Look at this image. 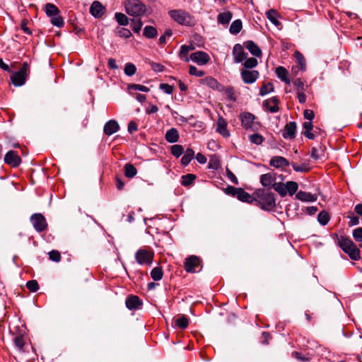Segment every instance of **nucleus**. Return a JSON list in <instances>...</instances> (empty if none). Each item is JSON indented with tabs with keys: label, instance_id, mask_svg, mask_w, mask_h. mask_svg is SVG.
<instances>
[{
	"label": "nucleus",
	"instance_id": "obj_40",
	"mask_svg": "<svg viewBox=\"0 0 362 362\" xmlns=\"http://www.w3.org/2000/svg\"><path fill=\"white\" fill-rule=\"evenodd\" d=\"M163 272L162 268L156 267L151 272V276L154 281H159L163 278Z\"/></svg>",
	"mask_w": 362,
	"mask_h": 362
},
{
	"label": "nucleus",
	"instance_id": "obj_30",
	"mask_svg": "<svg viewBox=\"0 0 362 362\" xmlns=\"http://www.w3.org/2000/svg\"><path fill=\"white\" fill-rule=\"evenodd\" d=\"M294 56L296 59L300 70L301 71H305L306 70V61L303 55L300 52L296 51Z\"/></svg>",
	"mask_w": 362,
	"mask_h": 362
},
{
	"label": "nucleus",
	"instance_id": "obj_36",
	"mask_svg": "<svg viewBox=\"0 0 362 362\" xmlns=\"http://www.w3.org/2000/svg\"><path fill=\"white\" fill-rule=\"evenodd\" d=\"M243 28L242 21L239 19L234 21L230 26L229 31L233 35H237L240 32Z\"/></svg>",
	"mask_w": 362,
	"mask_h": 362
},
{
	"label": "nucleus",
	"instance_id": "obj_50",
	"mask_svg": "<svg viewBox=\"0 0 362 362\" xmlns=\"http://www.w3.org/2000/svg\"><path fill=\"white\" fill-rule=\"evenodd\" d=\"M249 140L252 144L259 145L263 142L264 138L259 134H253L249 136Z\"/></svg>",
	"mask_w": 362,
	"mask_h": 362
},
{
	"label": "nucleus",
	"instance_id": "obj_28",
	"mask_svg": "<svg viewBox=\"0 0 362 362\" xmlns=\"http://www.w3.org/2000/svg\"><path fill=\"white\" fill-rule=\"evenodd\" d=\"M233 14L230 11H225L218 15L217 21L218 23L226 25L232 19Z\"/></svg>",
	"mask_w": 362,
	"mask_h": 362
},
{
	"label": "nucleus",
	"instance_id": "obj_37",
	"mask_svg": "<svg viewBox=\"0 0 362 362\" xmlns=\"http://www.w3.org/2000/svg\"><path fill=\"white\" fill-rule=\"evenodd\" d=\"M137 173L136 168L131 163L124 165V175L128 178L134 177Z\"/></svg>",
	"mask_w": 362,
	"mask_h": 362
},
{
	"label": "nucleus",
	"instance_id": "obj_16",
	"mask_svg": "<svg viewBox=\"0 0 362 362\" xmlns=\"http://www.w3.org/2000/svg\"><path fill=\"white\" fill-rule=\"evenodd\" d=\"M276 180V173L270 172L260 176V182L264 187H273Z\"/></svg>",
	"mask_w": 362,
	"mask_h": 362
},
{
	"label": "nucleus",
	"instance_id": "obj_11",
	"mask_svg": "<svg viewBox=\"0 0 362 362\" xmlns=\"http://www.w3.org/2000/svg\"><path fill=\"white\" fill-rule=\"evenodd\" d=\"M190 60L199 66H203L210 61V57L206 52L198 51L190 54Z\"/></svg>",
	"mask_w": 362,
	"mask_h": 362
},
{
	"label": "nucleus",
	"instance_id": "obj_48",
	"mask_svg": "<svg viewBox=\"0 0 362 362\" xmlns=\"http://www.w3.org/2000/svg\"><path fill=\"white\" fill-rule=\"evenodd\" d=\"M171 153L178 158L180 157L184 152V148L181 145L175 144L171 146Z\"/></svg>",
	"mask_w": 362,
	"mask_h": 362
},
{
	"label": "nucleus",
	"instance_id": "obj_3",
	"mask_svg": "<svg viewBox=\"0 0 362 362\" xmlns=\"http://www.w3.org/2000/svg\"><path fill=\"white\" fill-rule=\"evenodd\" d=\"M241 124L243 127L249 131L257 132L261 127V124L258 121H255V116L248 112H242L240 115Z\"/></svg>",
	"mask_w": 362,
	"mask_h": 362
},
{
	"label": "nucleus",
	"instance_id": "obj_62",
	"mask_svg": "<svg viewBox=\"0 0 362 362\" xmlns=\"http://www.w3.org/2000/svg\"><path fill=\"white\" fill-rule=\"evenodd\" d=\"M353 237L357 242H362V227H359L354 230Z\"/></svg>",
	"mask_w": 362,
	"mask_h": 362
},
{
	"label": "nucleus",
	"instance_id": "obj_63",
	"mask_svg": "<svg viewBox=\"0 0 362 362\" xmlns=\"http://www.w3.org/2000/svg\"><path fill=\"white\" fill-rule=\"evenodd\" d=\"M173 35V32L171 30L168 29L165 31V33L161 35L159 38V44L160 45H165L166 42V37H170Z\"/></svg>",
	"mask_w": 362,
	"mask_h": 362
},
{
	"label": "nucleus",
	"instance_id": "obj_12",
	"mask_svg": "<svg viewBox=\"0 0 362 362\" xmlns=\"http://www.w3.org/2000/svg\"><path fill=\"white\" fill-rule=\"evenodd\" d=\"M4 162L13 168L18 167L21 163V158L14 151H9L4 157Z\"/></svg>",
	"mask_w": 362,
	"mask_h": 362
},
{
	"label": "nucleus",
	"instance_id": "obj_14",
	"mask_svg": "<svg viewBox=\"0 0 362 362\" xmlns=\"http://www.w3.org/2000/svg\"><path fill=\"white\" fill-rule=\"evenodd\" d=\"M279 100L277 97L274 96L267 99L263 102V107L264 110L276 113L279 110Z\"/></svg>",
	"mask_w": 362,
	"mask_h": 362
},
{
	"label": "nucleus",
	"instance_id": "obj_2",
	"mask_svg": "<svg viewBox=\"0 0 362 362\" xmlns=\"http://www.w3.org/2000/svg\"><path fill=\"white\" fill-rule=\"evenodd\" d=\"M170 17L176 23L185 26H193L196 23L194 16L182 9H174L168 11Z\"/></svg>",
	"mask_w": 362,
	"mask_h": 362
},
{
	"label": "nucleus",
	"instance_id": "obj_8",
	"mask_svg": "<svg viewBox=\"0 0 362 362\" xmlns=\"http://www.w3.org/2000/svg\"><path fill=\"white\" fill-rule=\"evenodd\" d=\"M201 260L199 257L195 255H191L187 257L184 263V268L188 273H194L200 267Z\"/></svg>",
	"mask_w": 362,
	"mask_h": 362
},
{
	"label": "nucleus",
	"instance_id": "obj_39",
	"mask_svg": "<svg viewBox=\"0 0 362 362\" xmlns=\"http://www.w3.org/2000/svg\"><path fill=\"white\" fill-rule=\"evenodd\" d=\"M272 188L277 192L281 197H284L286 195V184L276 182L274 183Z\"/></svg>",
	"mask_w": 362,
	"mask_h": 362
},
{
	"label": "nucleus",
	"instance_id": "obj_59",
	"mask_svg": "<svg viewBox=\"0 0 362 362\" xmlns=\"http://www.w3.org/2000/svg\"><path fill=\"white\" fill-rule=\"evenodd\" d=\"M297 92L305 90V83L300 78H296L293 82Z\"/></svg>",
	"mask_w": 362,
	"mask_h": 362
},
{
	"label": "nucleus",
	"instance_id": "obj_4",
	"mask_svg": "<svg viewBox=\"0 0 362 362\" xmlns=\"http://www.w3.org/2000/svg\"><path fill=\"white\" fill-rule=\"evenodd\" d=\"M124 7L126 12L132 16H141L146 13V6L139 0H126Z\"/></svg>",
	"mask_w": 362,
	"mask_h": 362
},
{
	"label": "nucleus",
	"instance_id": "obj_17",
	"mask_svg": "<svg viewBox=\"0 0 362 362\" xmlns=\"http://www.w3.org/2000/svg\"><path fill=\"white\" fill-rule=\"evenodd\" d=\"M119 129V124L117 121L114 119L109 120L107 122L103 128L104 133L106 135L110 136L117 132H118Z\"/></svg>",
	"mask_w": 362,
	"mask_h": 362
},
{
	"label": "nucleus",
	"instance_id": "obj_57",
	"mask_svg": "<svg viewBox=\"0 0 362 362\" xmlns=\"http://www.w3.org/2000/svg\"><path fill=\"white\" fill-rule=\"evenodd\" d=\"M28 289L31 292H35L39 289V286L35 280L28 281L26 284Z\"/></svg>",
	"mask_w": 362,
	"mask_h": 362
},
{
	"label": "nucleus",
	"instance_id": "obj_60",
	"mask_svg": "<svg viewBox=\"0 0 362 362\" xmlns=\"http://www.w3.org/2000/svg\"><path fill=\"white\" fill-rule=\"evenodd\" d=\"M292 167L293 170L296 172H307L309 170V168L304 163L301 165H298L296 163H292Z\"/></svg>",
	"mask_w": 362,
	"mask_h": 362
},
{
	"label": "nucleus",
	"instance_id": "obj_1",
	"mask_svg": "<svg viewBox=\"0 0 362 362\" xmlns=\"http://www.w3.org/2000/svg\"><path fill=\"white\" fill-rule=\"evenodd\" d=\"M255 201L263 210L270 211L276 206L274 194L267 189H258L254 193Z\"/></svg>",
	"mask_w": 362,
	"mask_h": 362
},
{
	"label": "nucleus",
	"instance_id": "obj_41",
	"mask_svg": "<svg viewBox=\"0 0 362 362\" xmlns=\"http://www.w3.org/2000/svg\"><path fill=\"white\" fill-rule=\"evenodd\" d=\"M329 219V215L326 211H320L317 216V221L322 226L327 225Z\"/></svg>",
	"mask_w": 362,
	"mask_h": 362
},
{
	"label": "nucleus",
	"instance_id": "obj_55",
	"mask_svg": "<svg viewBox=\"0 0 362 362\" xmlns=\"http://www.w3.org/2000/svg\"><path fill=\"white\" fill-rule=\"evenodd\" d=\"M189 74L197 77H202L204 75L205 73L204 71L198 70L194 66L190 65L189 67Z\"/></svg>",
	"mask_w": 362,
	"mask_h": 362
},
{
	"label": "nucleus",
	"instance_id": "obj_61",
	"mask_svg": "<svg viewBox=\"0 0 362 362\" xmlns=\"http://www.w3.org/2000/svg\"><path fill=\"white\" fill-rule=\"evenodd\" d=\"M128 88L129 89L140 90L142 92L149 91V88L148 87L140 84H130Z\"/></svg>",
	"mask_w": 362,
	"mask_h": 362
},
{
	"label": "nucleus",
	"instance_id": "obj_35",
	"mask_svg": "<svg viewBox=\"0 0 362 362\" xmlns=\"http://www.w3.org/2000/svg\"><path fill=\"white\" fill-rule=\"evenodd\" d=\"M194 156V151L192 148H187L185 155L181 159V163L184 165H187Z\"/></svg>",
	"mask_w": 362,
	"mask_h": 362
},
{
	"label": "nucleus",
	"instance_id": "obj_5",
	"mask_svg": "<svg viewBox=\"0 0 362 362\" xmlns=\"http://www.w3.org/2000/svg\"><path fill=\"white\" fill-rule=\"evenodd\" d=\"M28 71L29 66L27 62H24L21 69L11 76L12 83L15 86H23L25 83Z\"/></svg>",
	"mask_w": 362,
	"mask_h": 362
},
{
	"label": "nucleus",
	"instance_id": "obj_45",
	"mask_svg": "<svg viewBox=\"0 0 362 362\" xmlns=\"http://www.w3.org/2000/svg\"><path fill=\"white\" fill-rule=\"evenodd\" d=\"M188 324V319L185 315H182L175 320V325L182 329L187 328Z\"/></svg>",
	"mask_w": 362,
	"mask_h": 362
},
{
	"label": "nucleus",
	"instance_id": "obj_7",
	"mask_svg": "<svg viewBox=\"0 0 362 362\" xmlns=\"http://www.w3.org/2000/svg\"><path fill=\"white\" fill-rule=\"evenodd\" d=\"M228 190L234 196H236L237 198L245 202L252 203L255 201V196L250 195L249 193L245 192L242 188H235L234 187H228Z\"/></svg>",
	"mask_w": 362,
	"mask_h": 362
},
{
	"label": "nucleus",
	"instance_id": "obj_21",
	"mask_svg": "<svg viewBox=\"0 0 362 362\" xmlns=\"http://www.w3.org/2000/svg\"><path fill=\"white\" fill-rule=\"evenodd\" d=\"M227 126L228 124L226 119L222 117H218L217 120L216 131L224 137H228L230 136V133L227 129Z\"/></svg>",
	"mask_w": 362,
	"mask_h": 362
},
{
	"label": "nucleus",
	"instance_id": "obj_54",
	"mask_svg": "<svg viewBox=\"0 0 362 362\" xmlns=\"http://www.w3.org/2000/svg\"><path fill=\"white\" fill-rule=\"evenodd\" d=\"M13 341H14V344H15L16 346L20 351H23L24 345H25V341H24L23 337L22 336H21V335L16 336L13 339Z\"/></svg>",
	"mask_w": 362,
	"mask_h": 362
},
{
	"label": "nucleus",
	"instance_id": "obj_10",
	"mask_svg": "<svg viewBox=\"0 0 362 362\" xmlns=\"http://www.w3.org/2000/svg\"><path fill=\"white\" fill-rule=\"evenodd\" d=\"M240 76L243 82L246 84L255 83L259 76V73L256 70L241 69Z\"/></svg>",
	"mask_w": 362,
	"mask_h": 362
},
{
	"label": "nucleus",
	"instance_id": "obj_15",
	"mask_svg": "<svg viewBox=\"0 0 362 362\" xmlns=\"http://www.w3.org/2000/svg\"><path fill=\"white\" fill-rule=\"evenodd\" d=\"M296 122H290L287 123L282 131V136L286 139H294L296 137Z\"/></svg>",
	"mask_w": 362,
	"mask_h": 362
},
{
	"label": "nucleus",
	"instance_id": "obj_42",
	"mask_svg": "<svg viewBox=\"0 0 362 362\" xmlns=\"http://www.w3.org/2000/svg\"><path fill=\"white\" fill-rule=\"evenodd\" d=\"M286 193L288 192L290 195H293L298 189V185L294 181H289L286 183Z\"/></svg>",
	"mask_w": 362,
	"mask_h": 362
},
{
	"label": "nucleus",
	"instance_id": "obj_22",
	"mask_svg": "<svg viewBox=\"0 0 362 362\" xmlns=\"http://www.w3.org/2000/svg\"><path fill=\"white\" fill-rule=\"evenodd\" d=\"M296 199L305 202H315L317 197L310 192L299 191L296 195Z\"/></svg>",
	"mask_w": 362,
	"mask_h": 362
},
{
	"label": "nucleus",
	"instance_id": "obj_26",
	"mask_svg": "<svg viewBox=\"0 0 362 362\" xmlns=\"http://www.w3.org/2000/svg\"><path fill=\"white\" fill-rule=\"evenodd\" d=\"M244 45L252 55L255 57H260L262 55L261 49L254 42L247 41Z\"/></svg>",
	"mask_w": 362,
	"mask_h": 362
},
{
	"label": "nucleus",
	"instance_id": "obj_46",
	"mask_svg": "<svg viewBox=\"0 0 362 362\" xmlns=\"http://www.w3.org/2000/svg\"><path fill=\"white\" fill-rule=\"evenodd\" d=\"M115 19L120 25H127L129 23L128 18L122 13H116Z\"/></svg>",
	"mask_w": 362,
	"mask_h": 362
},
{
	"label": "nucleus",
	"instance_id": "obj_49",
	"mask_svg": "<svg viewBox=\"0 0 362 362\" xmlns=\"http://www.w3.org/2000/svg\"><path fill=\"white\" fill-rule=\"evenodd\" d=\"M51 23L59 28L62 27L64 24V20L59 14H56V16L54 15L51 17Z\"/></svg>",
	"mask_w": 362,
	"mask_h": 362
},
{
	"label": "nucleus",
	"instance_id": "obj_43",
	"mask_svg": "<svg viewBox=\"0 0 362 362\" xmlns=\"http://www.w3.org/2000/svg\"><path fill=\"white\" fill-rule=\"evenodd\" d=\"M196 176L194 174H187L182 176L181 184L183 186H189L195 180Z\"/></svg>",
	"mask_w": 362,
	"mask_h": 362
},
{
	"label": "nucleus",
	"instance_id": "obj_29",
	"mask_svg": "<svg viewBox=\"0 0 362 362\" xmlns=\"http://www.w3.org/2000/svg\"><path fill=\"white\" fill-rule=\"evenodd\" d=\"M194 49L193 45H182L179 52L180 57L183 59L186 62H188L190 58L187 57V54Z\"/></svg>",
	"mask_w": 362,
	"mask_h": 362
},
{
	"label": "nucleus",
	"instance_id": "obj_38",
	"mask_svg": "<svg viewBox=\"0 0 362 362\" xmlns=\"http://www.w3.org/2000/svg\"><path fill=\"white\" fill-rule=\"evenodd\" d=\"M143 34L146 37L152 39L157 36L158 32L156 28L147 25L144 28Z\"/></svg>",
	"mask_w": 362,
	"mask_h": 362
},
{
	"label": "nucleus",
	"instance_id": "obj_13",
	"mask_svg": "<svg viewBox=\"0 0 362 362\" xmlns=\"http://www.w3.org/2000/svg\"><path fill=\"white\" fill-rule=\"evenodd\" d=\"M233 56L235 63H240L246 59L247 53L245 52L240 44H236L233 49Z\"/></svg>",
	"mask_w": 362,
	"mask_h": 362
},
{
	"label": "nucleus",
	"instance_id": "obj_34",
	"mask_svg": "<svg viewBox=\"0 0 362 362\" xmlns=\"http://www.w3.org/2000/svg\"><path fill=\"white\" fill-rule=\"evenodd\" d=\"M303 127L305 129L303 134L305 137H307L309 139H314L315 135L313 133L311 132V130L313 129V124L312 121L305 122L303 124Z\"/></svg>",
	"mask_w": 362,
	"mask_h": 362
},
{
	"label": "nucleus",
	"instance_id": "obj_9",
	"mask_svg": "<svg viewBox=\"0 0 362 362\" xmlns=\"http://www.w3.org/2000/svg\"><path fill=\"white\" fill-rule=\"evenodd\" d=\"M135 258L139 264H151L153 262V254L146 250L140 249L136 252Z\"/></svg>",
	"mask_w": 362,
	"mask_h": 362
},
{
	"label": "nucleus",
	"instance_id": "obj_18",
	"mask_svg": "<svg viewBox=\"0 0 362 362\" xmlns=\"http://www.w3.org/2000/svg\"><path fill=\"white\" fill-rule=\"evenodd\" d=\"M201 83L208 87L217 90L219 91L223 90V86L217 81L216 79L211 76H207L201 80Z\"/></svg>",
	"mask_w": 362,
	"mask_h": 362
},
{
	"label": "nucleus",
	"instance_id": "obj_25",
	"mask_svg": "<svg viewBox=\"0 0 362 362\" xmlns=\"http://www.w3.org/2000/svg\"><path fill=\"white\" fill-rule=\"evenodd\" d=\"M276 74L277 77L286 84H290L291 81L288 78V71L283 66H278L276 69Z\"/></svg>",
	"mask_w": 362,
	"mask_h": 362
},
{
	"label": "nucleus",
	"instance_id": "obj_6",
	"mask_svg": "<svg viewBox=\"0 0 362 362\" xmlns=\"http://www.w3.org/2000/svg\"><path fill=\"white\" fill-rule=\"evenodd\" d=\"M30 221L37 232H43L47 228L46 219L42 214H33L30 216Z\"/></svg>",
	"mask_w": 362,
	"mask_h": 362
},
{
	"label": "nucleus",
	"instance_id": "obj_47",
	"mask_svg": "<svg viewBox=\"0 0 362 362\" xmlns=\"http://www.w3.org/2000/svg\"><path fill=\"white\" fill-rule=\"evenodd\" d=\"M274 91V86L272 83L264 84L259 90L260 95H264Z\"/></svg>",
	"mask_w": 362,
	"mask_h": 362
},
{
	"label": "nucleus",
	"instance_id": "obj_44",
	"mask_svg": "<svg viewBox=\"0 0 362 362\" xmlns=\"http://www.w3.org/2000/svg\"><path fill=\"white\" fill-rule=\"evenodd\" d=\"M258 62L257 59L254 57H250L245 61L243 63L244 69H250L255 68L257 66Z\"/></svg>",
	"mask_w": 362,
	"mask_h": 362
},
{
	"label": "nucleus",
	"instance_id": "obj_58",
	"mask_svg": "<svg viewBox=\"0 0 362 362\" xmlns=\"http://www.w3.org/2000/svg\"><path fill=\"white\" fill-rule=\"evenodd\" d=\"M292 356L295 358H296L297 360H298L301 362H308L310 359V357L303 355L301 353L298 352V351L293 352Z\"/></svg>",
	"mask_w": 362,
	"mask_h": 362
},
{
	"label": "nucleus",
	"instance_id": "obj_19",
	"mask_svg": "<svg viewBox=\"0 0 362 362\" xmlns=\"http://www.w3.org/2000/svg\"><path fill=\"white\" fill-rule=\"evenodd\" d=\"M126 306L129 310L139 309L142 305V301L137 296H129L126 300Z\"/></svg>",
	"mask_w": 362,
	"mask_h": 362
},
{
	"label": "nucleus",
	"instance_id": "obj_53",
	"mask_svg": "<svg viewBox=\"0 0 362 362\" xmlns=\"http://www.w3.org/2000/svg\"><path fill=\"white\" fill-rule=\"evenodd\" d=\"M117 35L121 37L129 38L132 36V33L127 28H121L117 29Z\"/></svg>",
	"mask_w": 362,
	"mask_h": 362
},
{
	"label": "nucleus",
	"instance_id": "obj_56",
	"mask_svg": "<svg viewBox=\"0 0 362 362\" xmlns=\"http://www.w3.org/2000/svg\"><path fill=\"white\" fill-rule=\"evenodd\" d=\"M49 258L53 262H59L61 260V254L57 250H52L49 252Z\"/></svg>",
	"mask_w": 362,
	"mask_h": 362
},
{
	"label": "nucleus",
	"instance_id": "obj_52",
	"mask_svg": "<svg viewBox=\"0 0 362 362\" xmlns=\"http://www.w3.org/2000/svg\"><path fill=\"white\" fill-rule=\"evenodd\" d=\"M136 71V68L134 64L132 63H127L124 66V73L127 76H133Z\"/></svg>",
	"mask_w": 362,
	"mask_h": 362
},
{
	"label": "nucleus",
	"instance_id": "obj_51",
	"mask_svg": "<svg viewBox=\"0 0 362 362\" xmlns=\"http://www.w3.org/2000/svg\"><path fill=\"white\" fill-rule=\"evenodd\" d=\"M208 167L209 168L214 170H217L220 167V161L216 156L211 157Z\"/></svg>",
	"mask_w": 362,
	"mask_h": 362
},
{
	"label": "nucleus",
	"instance_id": "obj_24",
	"mask_svg": "<svg viewBox=\"0 0 362 362\" xmlns=\"http://www.w3.org/2000/svg\"><path fill=\"white\" fill-rule=\"evenodd\" d=\"M338 245L343 251L347 250V249H350L351 247L356 245L350 238L344 235H341L338 238Z\"/></svg>",
	"mask_w": 362,
	"mask_h": 362
},
{
	"label": "nucleus",
	"instance_id": "obj_31",
	"mask_svg": "<svg viewBox=\"0 0 362 362\" xmlns=\"http://www.w3.org/2000/svg\"><path fill=\"white\" fill-rule=\"evenodd\" d=\"M349 257L353 260H358L360 259V250L357 247L356 245L354 247H351L350 249H347V250H344Z\"/></svg>",
	"mask_w": 362,
	"mask_h": 362
},
{
	"label": "nucleus",
	"instance_id": "obj_64",
	"mask_svg": "<svg viewBox=\"0 0 362 362\" xmlns=\"http://www.w3.org/2000/svg\"><path fill=\"white\" fill-rule=\"evenodd\" d=\"M142 25L143 23L139 19L136 21L134 22L133 25H132V28L134 32L139 33L141 30Z\"/></svg>",
	"mask_w": 362,
	"mask_h": 362
},
{
	"label": "nucleus",
	"instance_id": "obj_20",
	"mask_svg": "<svg viewBox=\"0 0 362 362\" xmlns=\"http://www.w3.org/2000/svg\"><path fill=\"white\" fill-rule=\"evenodd\" d=\"M105 7L99 1H93L90 8V13L95 18L101 17L105 12Z\"/></svg>",
	"mask_w": 362,
	"mask_h": 362
},
{
	"label": "nucleus",
	"instance_id": "obj_27",
	"mask_svg": "<svg viewBox=\"0 0 362 362\" xmlns=\"http://www.w3.org/2000/svg\"><path fill=\"white\" fill-rule=\"evenodd\" d=\"M165 138L169 143H175L179 139V133L177 129L171 128L165 133Z\"/></svg>",
	"mask_w": 362,
	"mask_h": 362
},
{
	"label": "nucleus",
	"instance_id": "obj_23",
	"mask_svg": "<svg viewBox=\"0 0 362 362\" xmlns=\"http://www.w3.org/2000/svg\"><path fill=\"white\" fill-rule=\"evenodd\" d=\"M269 165L272 167L279 168L288 166L289 165V162L284 157L274 156L271 158Z\"/></svg>",
	"mask_w": 362,
	"mask_h": 362
},
{
	"label": "nucleus",
	"instance_id": "obj_33",
	"mask_svg": "<svg viewBox=\"0 0 362 362\" xmlns=\"http://www.w3.org/2000/svg\"><path fill=\"white\" fill-rule=\"evenodd\" d=\"M267 18L276 26L281 25V23L278 20V13L274 9H270L266 13Z\"/></svg>",
	"mask_w": 362,
	"mask_h": 362
},
{
	"label": "nucleus",
	"instance_id": "obj_32",
	"mask_svg": "<svg viewBox=\"0 0 362 362\" xmlns=\"http://www.w3.org/2000/svg\"><path fill=\"white\" fill-rule=\"evenodd\" d=\"M45 11L46 14L49 17H52L54 15L56 16V14L59 13V8L54 4L51 3H47L45 4Z\"/></svg>",
	"mask_w": 362,
	"mask_h": 362
}]
</instances>
